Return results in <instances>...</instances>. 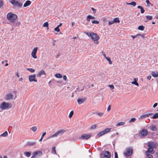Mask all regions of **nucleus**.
I'll list each match as a JSON object with an SVG mask.
<instances>
[{"label": "nucleus", "mask_w": 158, "mask_h": 158, "mask_svg": "<svg viewBox=\"0 0 158 158\" xmlns=\"http://www.w3.org/2000/svg\"><path fill=\"white\" fill-rule=\"evenodd\" d=\"M108 61L109 63L110 64H112V62L111 61L110 58L109 57H106L105 58Z\"/></svg>", "instance_id": "72a5a7b5"}, {"label": "nucleus", "mask_w": 158, "mask_h": 158, "mask_svg": "<svg viewBox=\"0 0 158 158\" xmlns=\"http://www.w3.org/2000/svg\"><path fill=\"white\" fill-rule=\"evenodd\" d=\"M150 129L151 130L154 131L156 130V128L155 125H152L150 127Z\"/></svg>", "instance_id": "aec40b11"}, {"label": "nucleus", "mask_w": 158, "mask_h": 158, "mask_svg": "<svg viewBox=\"0 0 158 158\" xmlns=\"http://www.w3.org/2000/svg\"><path fill=\"white\" fill-rule=\"evenodd\" d=\"M4 4L2 0H0V7L3 6Z\"/></svg>", "instance_id": "c03bdc74"}, {"label": "nucleus", "mask_w": 158, "mask_h": 158, "mask_svg": "<svg viewBox=\"0 0 158 158\" xmlns=\"http://www.w3.org/2000/svg\"><path fill=\"white\" fill-rule=\"evenodd\" d=\"M43 154L42 151H37L33 152L32 153V156L31 158H36L37 157H39L42 156Z\"/></svg>", "instance_id": "423d86ee"}, {"label": "nucleus", "mask_w": 158, "mask_h": 158, "mask_svg": "<svg viewBox=\"0 0 158 158\" xmlns=\"http://www.w3.org/2000/svg\"><path fill=\"white\" fill-rule=\"evenodd\" d=\"M158 105V104L157 103H154V104L153 105V108H155L156 107V106H157Z\"/></svg>", "instance_id": "052dcab7"}, {"label": "nucleus", "mask_w": 158, "mask_h": 158, "mask_svg": "<svg viewBox=\"0 0 158 158\" xmlns=\"http://www.w3.org/2000/svg\"><path fill=\"white\" fill-rule=\"evenodd\" d=\"M109 86L111 89H113L114 88V86L113 85H109Z\"/></svg>", "instance_id": "603ef678"}, {"label": "nucleus", "mask_w": 158, "mask_h": 158, "mask_svg": "<svg viewBox=\"0 0 158 158\" xmlns=\"http://www.w3.org/2000/svg\"><path fill=\"white\" fill-rule=\"evenodd\" d=\"M114 22H113V20L109 21L108 22V24L109 25H110L114 23Z\"/></svg>", "instance_id": "8fccbe9b"}, {"label": "nucleus", "mask_w": 158, "mask_h": 158, "mask_svg": "<svg viewBox=\"0 0 158 158\" xmlns=\"http://www.w3.org/2000/svg\"><path fill=\"white\" fill-rule=\"evenodd\" d=\"M91 135L90 133L83 134L79 137V139L82 140H87L89 138Z\"/></svg>", "instance_id": "1a4fd4ad"}, {"label": "nucleus", "mask_w": 158, "mask_h": 158, "mask_svg": "<svg viewBox=\"0 0 158 158\" xmlns=\"http://www.w3.org/2000/svg\"><path fill=\"white\" fill-rule=\"evenodd\" d=\"M150 153H146V152H145V154L147 156V158H153V156L152 155H150Z\"/></svg>", "instance_id": "c85d7f7f"}, {"label": "nucleus", "mask_w": 158, "mask_h": 158, "mask_svg": "<svg viewBox=\"0 0 158 158\" xmlns=\"http://www.w3.org/2000/svg\"><path fill=\"white\" fill-rule=\"evenodd\" d=\"M115 158H118L117 153L116 152L114 153Z\"/></svg>", "instance_id": "bf43d9fd"}, {"label": "nucleus", "mask_w": 158, "mask_h": 158, "mask_svg": "<svg viewBox=\"0 0 158 158\" xmlns=\"http://www.w3.org/2000/svg\"><path fill=\"white\" fill-rule=\"evenodd\" d=\"M138 35H140V36H141L142 37L144 38V34H138Z\"/></svg>", "instance_id": "680f3d73"}, {"label": "nucleus", "mask_w": 158, "mask_h": 158, "mask_svg": "<svg viewBox=\"0 0 158 158\" xmlns=\"http://www.w3.org/2000/svg\"><path fill=\"white\" fill-rule=\"evenodd\" d=\"M20 21H18L15 23V25L16 26L18 27L20 25Z\"/></svg>", "instance_id": "09e8293b"}, {"label": "nucleus", "mask_w": 158, "mask_h": 158, "mask_svg": "<svg viewBox=\"0 0 158 158\" xmlns=\"http://www.w3.org/2000/svg\"><path fill=\"white\" fill-rule=\"evenodd\" d=\"M10 2L15 7L20 8H22L23 6V4L21 2L16 0H11Z\"/></svg>", "instance_id": "39448f33"}, {"label": "nucleus", "mask_w": 158, "mask_h": 158, "mask_svg": "<svg viewBox=\"0 0 158 158\" xmlns=\"http://www.w3.org/2000/svg\"><path fill=\"white\" fill-rule=\"evenodd\" d=\"M66 131L65 129L60 130L57 131L54 134L50 136L48 139L56 137L58 136L61 135Z\"/></svg>", "instance_id": "20e7f679"}, {"label": "nucleus", "mask_w": 158, "mask_h": 158, "mask_svg": "<svg viewBox=\"0 0 158 158\" xmlns=\"http://www.w3.org/2000/svg\"><path fill=\"white\" fill-rule=\"evenodd\" d=\"M125 124V123L123 122H119L116 125V127H118L119 126H122Z\"/></svg>", "instance_id": "b1692460"}, {"label": "nucleus", "mask_w": 158, "mask_h": 158, "mask_svg": "<svg viewBox=\"0 0 158 158\" xmlns=\"http://www.w3.org/2000/svg\"><path fill=\"white\" fill-rule=\"evenodd\" d=\"M102 154L105 158H110L111 155L110 152L108 151H103L101 155Z\"/></svg>", "instance_id": "9b49d317"}, {"label": "nucleus", "mask_w": 158, "mask_h": 158, "mask_svg": "<svg viewBox=\"0 0 158 158\" xmlns=\"http://www.w3.org/2000/svg\"><path fill=\"white\" fill-rule=\"evenodd\" d=\"M86 100L85 98H78L77 99V102L79 105L83 103Z\"/></svg>", "instance_id": "2eb2a0df"}, {"label": "nucleus", "mask_w": 158, "mask_h": 158, "mask_svg": "<svg viewBox=\"0 0 158 158\" xmlns=\"http://www.w3.org/2000/svg\"><path fill=\"white\" fill-rule=\"evenodd\" d=\"M133 153L132 148L130 147L126 149V152L123 153L124 155L125 156H131Z\"/></svg>", "instance_id": "0eeeda50"}, {"label": "nucleus", "mask_w": 158, "mask_h": 158, "mask_svg": "<svg viewBox=\"0 0 158 158\" xmlns=\"http://www.w3.org/2000/svg\"><path fill=\"white\" fill-rule=\"evenodd\" d=\"M31 129L33 132H35L37 130V128L36 127H33L31 128Z\"/></svg>", "instance_id": "2f4dec72"}, {"label": "nucleus", "mask_w": 158, "mask_h": 158, "mask_svg": "<svg viewBox=\"0 0 158 158\" xmlns=\"http://www.w3.org/2000/svg\"><path fill=\"white\" fill-rule=\"evenodd\" d=\"M91 19V18H90V17L89 16V15H88L87 16V18H86V20L88 21H89L90 19Z\"/></svg>", "instance_id": "3c124183"}, {"label": "nucleus", "mask_w": 158, "mask_h": 158, "mask_svg": "<svg viewBox=\"0 0 158 158\" xmlns=\"http://www.w3.org/2000/svg\"><path fill=\"white\" fill-rule=\"evenodd\" d=\"M11 107V104L10 103L5 102H2L0 105V109L2 110H8Z\"/></svg>", "instance_id": "7ed1b4c3"}, {"label": "nucleus", "mask_w": 158, "mask_h": 158, "mask_svg": "<svg viewBox=\"0 0 158 158\" xmlns=\"http://www.w3.org/2000/svg\"><path fill=\"white\" fill-rule=\"evenodd\" d=\"M126 4L127 5H131L133 6H135L136 5V2L134 1H132L131 3H127V2Z\"/></svg>", "instance_id": "4be33fe9"}, {"label": "nucleus", "mask_w": 158, "mask_h": 158, "mask_svg": "<svg viewBox=\"0 0 158 158\" xmlns=\"http://www.w3.org/2000/svg\"><path fill=\"white\" fill-rule=\"evenodd\" d=\"M92 10L93 11V13H95L96 12L95 10L93 8H92Z\"/></svg>", "instance_id": "0e129e2a"}, {"label": "nucleus", "mask_w": 158, "mask_h": 158, "mask_svg": "<svg viewBox=\"0 0 158 158\" xmlns=\"http://www.w3.org/2000/svg\"><path fill=\"white\" fill-rule=\"evenodd\" d=\"M31 4V2L29 0L27 1L23 5L24 7H26L29 6Z\"/></svg>", "instance_id": "6ab92c4d"}, {"label": "nucleus", "mask_w": 158, "mask_h": 158, "mask_svg": "<svg viewBox=\"0 0 158 158\" xmlns=\"http://www.w3.org/2000/svg\"><path fill=\"white\" fill-rule=\"evenodd\" d=\"M111 130L110 128H107L105 129L104 131L105 134L108 133L110 132Z\"/></svg>", "instance_id": "bb28decb"}, {"label": "nucleus", "mask_w": 158, "mask_h": 158, "mask_svg": "<svg viewBox=\"0 0 158 158\" xmlns=\"http://www.w3.org/2000/svg\"><path fill=\"white\" fill-rule=\"evenodd\" d=\"M31 152H24V155L27 157H29L31 155Z\"/></svg>", "instance_id": "5701e85b"}, {"label": "nucleus", "mask_w": 158, "mask_h": 158, "mask_svg": "<svg viewBox=\"0 0 158 158\" xmlns=\"http://www.w3.org/2000/svg\"><path fill=\"white\" fill-rule=\"evenodd\" d=\"M136 120V119L135 118H131L129 121V122L131 123L132 122H134Z\"/></svg>", "instance_id": "a18cd8bd"}, {"label": "nucleus", "mask_w": 158, "mask_h": 158, "mask_svg": "<svg viewBox=\"0 0 158 158\" xmlns=\"http://www.w3.org/2000/svg\"><path fill=\"white\" fill-rule=\"evenodd\" d=\"M151 78V76H148L147 77V79L148 80H150Z\"/></svg>", "instance_id": "774afa93"}, {"label": "nucleus", "mask_w": 158, "mask_h": 158, "mask_svg": "<svg viewBox=\"0 0 158 158\" xmlns=\"http://www.w3.org/2000/svg\"><path fill=\"white\" fill-rule=\"evenodd\" d=\"M141 10V13L142 14L144 13L145 12V10H144L143 8H142Z\"/></svg>", "instance_id": "5fc2aeb1"}, {"label": "nucleus", "mask_w": 158, "mask_h": 158, "mask_svg": "<svg viewBox=\"0 0 158 158\" xmlns=\"http://www.w3.org/2000/svg\"><path fill=\"white\" fill-rule=\"evenodd\" d=\"M142 8H143L142 6H138L137 8L138 9H141Z\"/></svg>", "instance_id": "338daca9"}, {"label": "nucleus", "mask_w": 158, "mask_h": 158, "mask_svg": "<svg viewBox=\"0 0 158 158\" xmlns=\"http://www.w3.org/2000/svg\"><path fill=\"white\" fill-rule=\"evenodd\" d=\"M46 132H44L43 133L42 135L41 136V137H42V138H44V135H45L46 134Z\"/></svg>", "instance_id": "e2e57ef3"}, {"label": "nucleus", "mask_w": 158, "mask_h": 158, "mask_svg": "<svg viewBox=\"0 0 158 158\" xmlns=\"http://www.w3.org/2000/svg\"><path fill=\"white\" fill-rule=\"evenodd\" d=\"M96 126H96V124L93 125L90 127V129L91 130L94 129L96 128Z\"/></svg>", "instance_id": "ea45409f"}, {"label": "nucleus", "mask_w": 158, "mask_h": 158, "mask_svg": "<svg viewBox=\"0 0 158 158\" xmlns=\"http://www.w3.org/2000/svg\"><path fill=\"white\" fill-rule=\"evenodd\" d=\"M157 145V144L154 142H149L148 143V146L149 147L156 148Z\"/></svg>", "instance_id": "f8f14e48"}, {"label": "nucleus", "mask_w": 158, "mask_h": 158, "mask_svg": "<svg viewBox=\"0 0 158 158\" xmlns=\"http://www.w3.org/2000/svg\"><path fill=\"white\" fill-rule=\"evenodd\" d=\"M131 83L132 84L138 86H139V84L137 82V81H133Z\"/></svg>", "instance_id": "a19ab883"}, {"label": "nucleus", "mask_w": 158, "mask_h": 158, "mask_svg": "<svg viewBox=\"0 0 158 158\" xmlns=\"http://www.w3.org/2000/svg\"><path fill=\"white\" fill-rule=\"evenodd\" d=\"M85 33L89 37H90L92 40L94 41V43L96 44H98L99 43L98 40L99 37L96 33L91 31L90 32H85Z\"/></svg>", "instance_id": "f257e3e1"}, {"label": "nucleus", "mask_w": 158, "mask_h": 158, "mask_svg": "<svg viewBox=\"0 0 158 158\" xmlns=\"http://www.w3.org/2000/svg\"><path fill=\"white\" fill-rule=\"evenodd\" d=\"M43 26L44 27H48V22H46L44 23Z\"/></svg>", "instance_id": "58836bf2"}, {"label": "nucleus", "mask_w": 158, "mask_h": 158, "mask_svg": "<svg viewBox=\"0 0 158 158\" xmlns=\"http://www.w3.org/2000/svg\"><path fill=\"white\" fill-rule=\"evenodd\" d=\"M146 2L148 5H151V6H153V5L150 2V1L148 0H146Z\"/></svg>", "instance_id": "de8ad7c7"}, {"label": "nucleus", "mask_w": 158, "mask_h": 158, "mask_svg": "<svg viewBox=\"0 0 158 158\" xmlns=\"http://www.w3.org/2000/svg\"><path fill=\"white\" fill-rule=\"evenodd\" d=\"M63 79L65 81L67 80V77L66 75H64L63 76Z\"/></svg>", "instance_id": "13d9d810"}, {"label": "nucleus", "mask_w": 158, "mask_h": 158, "mask_svg": "<svg viewBox=\"0 0 158 158\" xmlns=\"http://www.w3.org/2000/svg\"><path fill=\"white\" fill-rule=\"evenodd\" d=\"M144 27L143 26H139L138 27V29L141 31H143L144 30Z\"/></svg>", "instance_id": "7c9ffc66"}, {"label": "nucleus", "mask_w": 158, "mask_h": 158, "mask_svg": "<svg viewBox=\"0 0 158 158\" xmlns=\"http://www.w3.org/2000/svg\"><path fill=\"white\" fill-rule=\"evenodd\" d=\"M146 17L148 20H151L152 19V16L147 15L146 16Z\"/></svg>", "instance_id": "c9c22d12"}, {"label": "nucleus", "mask_w": 158, "mask_h": 158, "mask_svg": "<svg viewBox=\"0 0 158 158\" xmlns=\"http://www.w3.org/2000/svg\"><path fill=\"white\" fill-rule=\"evenodd\" d=\"M101 53H102V55L105 58H106L107 57L106 56V55L105 54V52L103 51H102Z\"/></svg>", "instance_id": "864d4df0"}, {"label": "nucleus", "mask_w": 158, "mask_h": 158, "mask_svg": "<svg viewBox=\"0 0 158 158\" xmlns=\"http://www.w3.org/2000/svg\"><path fill=\"white\" fill-rule=\"evenodd\" d=\"M42 75H46V73L43 70H42L40 71L37 74V76L38 77H40Z\"/></svg>", "instance_id": "f3484780"}, {"label": "nucleus", "mask_w": 158, "mask_h": 158, "mask_svg": "<svg viewBox=\"0 0 158 158\" xmlns=\"http://www.w3.org/2000/svg\"><path fill=\"white\" fill-rule=\"evenodd\" d=\"M158 118V113H155L152 116V118L153 119H156Z\"/></svg>", "instance_id": "f704fd0d"}, {"label": "nucleus", "mask_w": 158, "mask_h": 158, "mask_svg": "<svg viewBox=\"0 0 158 158\" xmlns=\"http://www.w3.org/2000/svg\"><path fill=\"white\" fill-rule=\"evenodd\" d=\"M7 19L11 23H13L16 19L17 16L16 15L11 12H9L7 15Z\"/></svg>", "instance_id": "f03ea898"}, {"label": "nucleus", "mask_w": 158, "mask_h": 158, "mask_svg": "<svg viewBox=\"0 0 158 158\" xmlns=\"http://www.w3.org/2000/svg\"><path fill=\"white\" fill-rule=\"evenodd\" d=\"M105 134L104 131H102L100 132L98 134V136L100 137L101 136L104 135Z\"/></svg>", "instance_id": "473e14b6"}, {"label": "nucleus", "mask_w": 158, "mask_h": 158, "mask_svg": "<svg viewBox=\"0 0 158 158\" xmlns=\"http://www.w3.org/2000/svg\"><path fill=\"white\" fill-rule=\"evenodd\" d=\"M8 133L6 131H5L3 133L0 135V136L1 137H5L7 136Z\"/></svg>", "instance_id": "393cba45"}, {"label": "nucleus", "mask_w": 158, "mask_h": 158, "mask_svg": "<svg viewBox=\"0 0 158 158\" xmlns=\"http://www.w3.org/2000/svg\"><path fill=\"white\" fill-rule=\"evenodd\" d=\"M102 20L103 22H106L107 21L105 17H103L102 18Z\"/></svg>", "instance_id": "4d7b16f0"}, {"label": "nucleus", "mask_w": 158, "mask_h": 158, "mask_svg": "<svg viewBox=\"0 0 158 158\" xmlns=\"http://www.w3.org/2000/svg\"><path fill=\"white\" fill-rule=\"evenodd\" d=\"M151 75L152 76L154 77H158V72L152 71L151 73Z\"/></svg>", "instance_id": "a211bd4d"}, {"label": "nucleus", "mask_w": 158, "mask_h": 158, "mask_svg": "<svg viewBox=\"0 0 158 158\" xmlns=\"http://www.w3.org/2000/svg\"><path fill=\"white\" fill-rule=\"evenodd\" d=\"M110 109H111V106L110 105H109L108 106V108L107 109V111L108 112H109L110 110Z\"/></svg>", "instance_id": "6e6d98bb"}, {"label": "nucleus", "mask_w": 158, "mask_h": 158, "mask_svg": "<svg viewBox=\"0 0 158 158\" xmlns=\"http://www.w3.org/2000/svg\"><path fill=\"white\" fill-rule=\"evenodd\" d=\"M104 114V113L102 112L98 113L96 114L102 117Z\"/></svg>", "instance_id": "79ce46f5"}, {"label": "nucleus", "mask_w": 158, "mask_h": 158, "mask_svg": "<svg viewBox=\"0 0 158 158\" xmlns=\"http://www.w3.org/2000/svg\"><path fill=\"white\" fill-rule=\"evenodd\" d=\"M113 22L114 23H119L120 22V21L119 19L118 18H115L113 19Z\"/></svg>", "instance_id": "cd10ccee"}, {"label": "nucleus", "mask_w": 158, "mask_h": 158, "mask_svg": "<svg viewBox=\"0 0 158 158\" xmlns=\"http://www.w3.org/2000/svg\"><path fill=\"white\" fill-rule=\"evenodd\" d=\"M154 148L152 147H149L148 148V150L145 152H146V153H151L152 154H153V149Z\"/></svg>", "instance_id": "dca6fc26"}, {"label": "nucleus", "mask_w": 158, "mask_h": 158, "mask_svg": "<svg viewBox=\"0 0 158 158\" xmlns=\"http://www.w3.org/2000/svg\"><path fill=\"white\" fill-rule=\"evenodd\" d=\"M54 30L57 32H59L60 31V30L59 28V27H57L55 28Z\"/></svg>", "instance_id": "49530a36"}, {"label": "nucleus", "mask_w": 158, "mask_h": 158, "mask_svg": "<svg viewBox=\"0 0 158 158\" xmlns=\"http://www.w3.org/2000/svg\"><path fill=\"white\" fill-rule=\"evenodd\" d=\"M52 152L53 154H56V151L55 150V147H52Z\"/></svg>", "instance_id": "c756f323"}, {"label": "nucleus", "mask_w": 158, "mask_h": 158, "mask_svg": "<svg viewBox=\"0 0 158 158\" xmlns=\"http://www.w3.org/2000/svg\"><path fill=\"white\" fill-rule=\"evenodd\" d=\"M35 144V143L34 142H32V143H31L30 144V145L31 146Z\"/></svg>", "instance_id": "69168bd1"}, {"label": "nucleus", "mask_w": 158, "mask_h": 158, "mask_svg": "<svg viewBox=\"0 0 158 158\" xmlns=\"http://www.w3.org/2000/svg\"><path fill=\"white\" fill-rule=\"evenodd\" d=\"M38 48L37 47L34 48L31 53V56L34 59L37 58L36 54L38 50Z\"/></svg>", "instance_id": "9d476101"}, {"label": "nucleus", "mask_w": 158, "mask_h": 158, "mask_svg": "<svg viewBox=\"0 0 158 158\" xmlns=\"http://www.w3.org/2000/svg\"><path fill=\"white\" fill-rule=\"evenodd\" d=\"M55 77L58 78H61L62 77V75L60 73H57L55 74Z\"/></svg>", "instance_id": "412c9836"}, {"label": "nucleus", "mask_w": 158, "mask_h": 158, "mask_svg": "<svg viewBox=\"0 0 158 158\" xmlns=\"http://www.w3.org/2000/svg\"><path fill=\"white\" fill-rule=\"evenodd\" d=\"M153 114L152 113H150L148 114H145L143 115L142 116H143V117H148L151 116H152Z\"/></svg>", "instance_id": "a878e982"}, {"label": "nucleus", "mask_w": 158, "mask_h": 158, "mask_svg": "<svg viewBox=\"0 0 158 158\" xmlns=\"http://www.w3.org/2000/svg\"><path fill=\"white\" fill-rule=\"evenodd\" d=\"M28 79L30 82L34 81L35 82H37V80L36 78V75L34 74L33 75H31L29 76Z\"/></svg>", "instance_id": "4468645a"}, {"label": "nucleus", "mask_w": 158, "mask_h": 158, "mask_svg": "<svg viewBox=\"0 0 158 158\" xmlns=\"http://www.w3.org/2000/svg\"><path fill=\"white\" fill-rule=\"evenodd\" d=\"M15 96L14 97V95L12 93H9L7 94L5 97V98L7 100H10L13 99H15L16 97V94L15 93Z\"/></svg>", "instance_id": "6e6552de"}, {"label": "nucleus", "mask_w": 158, "mask_h": 158, "mask_svg": "<svg viewBox=\"0 0 158 158\" xmlns=\"http://www.w3.org/2000/svg\"><path fill=\"white\" fill-rule=\"evenodd\" d=\"M74 112L73 110L71 111L69 113V118H71Z\"/></svg>", "instance_id": "e433bc0d"}, {"label": "nucleus", "mask_w": 158, "mask_h": 158, "mask_svg": "<svg viewBox=\"0 0 158 158\" xmlns=\"http://www.w3.org/2000/svg\"><path fill=\"white\" fill-rule=\"evenodd\" d=\"M92 23L93 24H98L99 23V22L98 21H97L96 20H94L92 21Z\"/></svg>", "instance_id": "37998d69"}, {"label": "nucleus", "mask_w": 158, "mask_h": 158, "mask_svg": "<svg viewBox=\"0 0 158 158\" xmlns=\"http://www.w3.org/2000/svg\"><path fill=\"white\" fill-rule=\"evenodd\" d=\"M27 70L29 71L31 73H34L35 72V69H32L28 68L27 69Z\"/></svg>", "instance_id": "4c0bfd02"}, {"label": "nucleus", "mask_w": 158, "mask_h": 158, "mask_svg": "<svg viewBox=\"0 0 158 158\" xmlns=\"http://www.w3.org/2000/svg\"><path fill=\"white\" fill-rule=\"evenodd\" d=\"M148 133V131L146 129H143L140 131L139 133V135L142 137H143L146 136Z\"/></svg>", "instance_id": "ddd939ff"}]
</instances>
